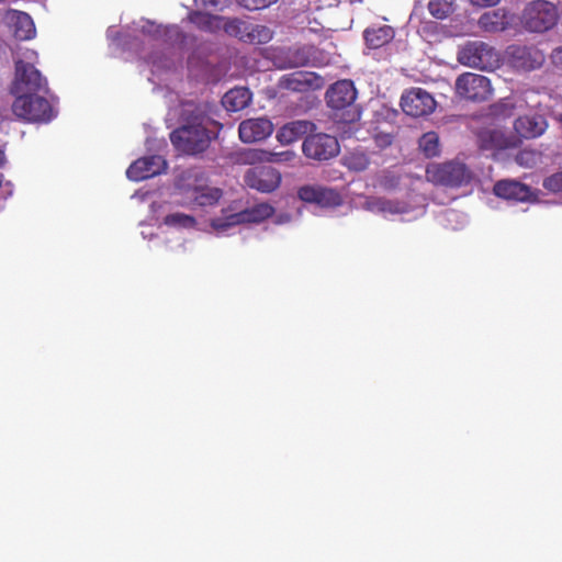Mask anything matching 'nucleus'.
I'll use <instances>...</instances> for the list:
<instances>
[{
  "instance_id": "obj_1",
  "label": "nucleus",
  "mask_w": 562,
  "mask_h": 562,
  "mask_svg": "<svg viewBox=\"0 0 562 562\" xmlns=\"http://www.w3.org/2000/svg\"><path fill=\"white\" fill-rule=\"evenodd\" d=\"M135 37H143L148 44L159 48L160 52H153L144 56L146 63L151 66V71L160 72L169 70L179 61L178 49L183 43V34L177 25H161L155 21L139 19L130 27Z\"/></svg>"
},
{
  "instance_id": "obj_2",
  "label": "nucleus",
  "mask_w": 562,
  "mask_h": 562,
  "mask_svg": "<svg viewBox=\"0 0 562 562\" xmlns=\"http://www.w3.org/2000/svg\"><path fill=\"white\" fill-rule=\"evenodd\" d=\"M181 126L170 134L175 148L187 155H196L204 151L211 136L204 126L203 112L193 102L187 101L180 105Z\"/></svg>"
},
{
  "instance_id": "obj_3",
  "label": "nucleus",
  "mask_w": 562,
  "mask_h": 562,
  "mask_svg": "<svg viewBox=\"0 0 562 562\" xmlns=\"http://www.w3.org/2000/svg\"><path fill=\"white\" fill-rule=\"evenodd\" d=\"M37 59L38 55L35 50L26 49L22 57L15 60V79L12 90L16 97L48 92L46 78L34 66Z\"/></svg>"
},
{
  "instance_id": "obj_4",
  "label": "nucleus",
  "mask_w": 562,
  "mask_h": 562,
  "mask_svg": "<svg viewBox=\"0 0 562 562\" xmlns=\"http://www.w3.org/2000/svg\"><path fill=\"white\" fill-rule=\"evenodd\" d=\"M426 178L429 182L449 188H459L469 184L473 179L472 170L458 159L441 164H430L426 168Z\"/></svg>"
},
{
  "instance_id": "obj_5",
  "label": "nucleus",
  "mask_w": 562,
  "mask_h": 562,
  "mask_svg": "<svg viewBox=\"0 0 562 562\" xmlns=\"http://www.w3.org/2000/svg\"><path fill=\"white\" fill-rule=\"evenodd\" d=\"M44 94L16 97L12 105L13 113L30 122L47 123L52 121L57 115V111Z\"/></svg>"
},
{
  "instance_id": "obj_6",
  "label": "nucleus",
  "mask_w": 562,
  "mask_h": 562,
  "mask_svg": "<svg viewBox=\"0 0 562 562\" xmlns=\"http://www.w3.org/2000/svg\"><path fill=\"white\" fill-rule=\"evenodd\" d=\"M559 18L557 7L547 0L529 2L521 14L522 25L530 32L542 33L552 29Z\"/></svg>"
},
{
  "instance_id": "obj_7",
  "label": "nucleus",
  "mask_w": 562,
  "mask_h": 562,
  "mask_svg": "<svg viewBox=\"0 0 562 562\" xmlns=\"http://www.w3.org/2000/svg\"><path fill=\"white\" fill-rule=\"evenodd\" d=\"M458 60L468 67L493 70L499 64L498 53L481 41L468 42L458 52Z\"/></svg>"
},
{
  "instance_id": "obj_8",
  "label": "nucleus",
  "mask_w": 562,
  "mask_h": 562,
  "mask_svg": "<svg viewBox=\"0 0 562 562\" xmlns=\"http://www.w3.org/2000/svg\"><path fill=\"white\" fill-rule=\"evenodd\" d=\"M200 171L191 169L184 171L178 180V189L188 195L191 202L200 206L215 204L222 196L217 188L206 187L199 182Z\"/></svg>"
},
{
  "instance_id": "obj_9",
  "label": "nucleus",
  "mask_w": 562,
  "mask_h": 562,
  "mask_svg": "<svg viewBox=\"0 0 562 562\" xmlns=\"http://www.w3.org/2000/svg\"><path fill=\"white\" fill-rule=\"evenodd\" d=\"M273 207L268 203H259L238 213H232L211 221L212 228L217 234H224L229 228L243 223H259L273 214Z\"/></svg>"
},
{
  "instance_id": "obj_10",
  "label": "nucleus",
  "mask_w": 562,
  "mask_h": 562,
  "mask_svg": "<svg viewBox=\"0 0 562 562\" xmlns=\"http://www.w3.org/2000/svg\"><path fill=\"white\" fill-rule=\"evenodd\" d=\"M340 151L337 138L322 132H311L302 143V153L308 159L324 161L336 157Z\"/></svg>"
},
{
  "instance_id": "obj_11",
  "label": "nucleus",
  "mask_w": 562,
  "mask_h": 562,
  "mask_svg": "<svg viewBox=\"0 0 562 562\" xmlns=\"http://www.w3.org/2000/svg\"><path fill=\"white\" fill-rule=\"evenodd\" d=\"M456 92L460 98L483 102L493 94V88L487 77L473 72L460 75L454 83Z\"/></svg>"
},
{
  "instance_id": "obj_12",
  "label": "nucleus",
  "mask_w": 562,
  "mask_h": 562,
  "mask_svg": "<svg viewBox=\"0 0 562 562\" xmlns=\"http://www.w3.org/2000/svg\"><path fill=\"white\" fill-rule=\"evenodd\" d=\"M363 207L372 213L381 214L384 217L393 215H412L411 218H416L425 213L424 206H412L406 202L398 200H391L385 198H368Z\"/></svg>"
},
{
  "instance_id": "obj_13",
  "label": "nucleus",
  "mask_w": 562,
  "mask_h": 562,
  "mask_svg": "<svg viewBox=\"0 0 562 562\" xmlns=\"http://www.w3.org/2000/svg\"><path fill=\"white\" fill-rule=\"evenodd\" d=\"M401 106L407 115L418 117L432 113L436 108V101L426 90L412 88L403 93Z\"/></svg>"
},
{
  "instance_id": "obj_14",
  "label": "nucleus",
  "mask_w": 562,
  "mask_h": 562,
  "mask_svg": "<svg viewBox=\"0 0 562 562\" xmlns=\"http://www.w3.org/2000/svg\"><path fill=\"white\" fill-rule=\"evenodd\" d=\"M245 183L259 192L270 193L281 182V175L271 167H254L246 171Z\"/></svg>"
},
{
  "instance_id": "obj_15",
  "label": "nucleus",
  "mask_w": 562,
  "mask_h": 562,
  "mask_svg": "<svg viewBox=\"0 0 562 562\" xmlns=\"http://www.w3.org/2000/svg\"><path fill=\"white\" fill-rule=\"evenodd\" d=\"M166 168V160L159 155H153L134 161L126 170V176L130 180L142 181L160 175Z\"/></svg>"
},
{
  "instance_id": "obj_16",
  "label": "nucleus",
  "mask_w": 562,
  "mask_h": 562,
  "mask_svg": "<svg viewBox=\"0 0 562 562\" xmlns=\"http://www.w3.org/2000/svg\"><path fill=\"white\" fill-rule=\"evenodd\" d=\"M297 195L302 201L321 207L336 206L341 202L340 194L336 190L317 184L301 187L297 190Z\"/></svg>"
},
{
  "instance_id": "obj_17",
  "label": "nucleus",
  "mask_w": 562,
  "mask_h": 562,
  "mask_svg": "<svg viewBox=\"0 0 562 562\" xmlns=\"http://www.w3.org/2000/svg\"><path fill=\"white\" fill-rule=\"evenodd\" d=\"M273 132V124L266 117L248 119L240 122L238 127L239 138L243 143L250 144L261 142Z\"/></svg>"
},
{
  "instance_id": "obj_18",
  "label": "nucleus",
  "mask_w": 562,
  "mask_h": 562,
  "mask_svg": "<svg viewBox=\"0 0 562 562\" xmlns=\"http://www.w3.org/2000/svg\"><path fill=\"white\" fill-rule=\"evenodd\" d=\"M279 86L292 91L317 90L324 87V79L315 72L294 71L282 76Z\"/></svg>"
},
{
  "instance_id": "obj_19",
  "label": "nucleus",
  "mask_w": 562,
  "mask_h": 562,
  "mask_svg": "<svg viewBox=\"0 0 562 562\" xmlns=\"http://www.w3.org/2000/svg\"><path fill=\"white\" fill-rule=\"evenodd\" d=\"M512 64L522 70H532L542 66L544 56L536 47L513 45L508 48Z\"/></svg>"
},
{
  "instance_id": "obj_20",
  "label": "nucleus",
  "mask_w": 562,
  "mask_h": 562,
  "mask_svg": "<svg viewBox=\"0 0 562 562\" xmlns=\"http://www.w3.org/2000/svg\"><path fill=\"white\" fill-rule=\"evenodd\" d=\"M357 90L350 80L335 82L326 92L327 104L333 109H344L355 102Z\"/></svg>"
},
{
  "instance_id": "obj_21",
  "label": "nucleus",
  "mask_w": 562,
  "mask_h": 562,
  "mask_svg": "<svg viewBox=\"0 0 562 562\" xmlns=\"http://www.w3.org/2000/svg\"><path fill=\"white\" fill-rule=\"evenodd\" d=\"M548 127L546 119L540 114H526L516 119L514 128L516 133L526 139L541 136Z\"/></svg>"
},
{
  "instance_id": "obj_22",
  "label": "nucleus",
  "mask_w": 562,
  "mask_h": 562,
  "mask_svg": "<svg viewBox=\"0 0 562 562\" xmlns=\"http://www.w3.org/2000/svg\"><path fill=\"white\" fill-rule=\"evenodd\" d=\"M316 131V125L310 121L297 120L284 124L277 132V140L282 145H290L302 136H307L311 132Z\"/></svg>"
},
{
  "instance_id": "obj_23",
  "label": "nucleus",
  "mask_w": 562,
  "mask_h": 562,
  "mask_svg": "<svg viewBox=\"0 0 562 562\" xmlns=\"http://www.w3.org/2000/svg\"><path fill=\"white\" fill-rule=\"evenodd\" d=\"M8 22L12 34L20 41L32 40L36 34L33 19L25 12L13 11L9 13Z\"/></svg>"
},
{
  "instance_id": "obj_24",
  "label": "nucleus",
  "mask_w": 562,
  "mask_h": 562,
  "mask_svg": "<svg viewBox=\"0 0 562 562\" xmlns=\"http://www.w3.org/2000/svg\"><path fill=\"white\" fill-rule=\"evenodd\" d=\"M493 190L495 195L508 201H527L531 195L529 187L515 180H501Z\"/></svg>"
},
{
  "instance_id": "obj_25",
  "label": "nucleus",
  "mask_w": 562,
  "mask_h": 562,
  "mask_svg": "<svg viewBox=\"0 0 562 562\" xmlns=\"http://www.w3.org/2000/svg\"><path fill=\"white\" fill-rule=\"evenodd\" d=\"M296 154L293 150H283V151H270L263 149H250L246 155V160L250 164L257 161H266V162H289L295 158Z\"/></svg>"
},
{
  "instance_id": "obj_26",
  "label": "nucleus",
  "mask_w": 562,
  "mask_h": 562,
  "mask_svg": "<svg viewBox=\"0 0 562 562\" xmlns=\"http://www.w3.org/2000/svg\"><path fill=\"white\" fill-rule=\"evenodd\" d=\"M251 101V92L248 88L238 87L227 91L222 103L227 111L237 112L245 109Z\"/></svg>"
},
{
  "instance_id": "obj_27",
  "label": "nucleus",
  "mask_w": 562,
  "mask_h": 562,
  "mask_svg": "<svg viewBox=\"0 0 562 562\" xmlns=\"http://www.w3.org/2000/svg\"><path fill=\"white\" fill-rule=\"evenodd\" d=\"M364 41L369 48L376 49L387 44L394 37V31L389 25L366 29Z\"/></svg>"
},
{
  "instance_id": "obj_28",
  "label": "nucleus",
  "mask_w": 562,
  "mask_h": 562,
  "mask_svg": "<svg viewBox=\"0 0 562 562\" xmlns=\"http://www.w3.org/2000/svg\"><path fill=\"white\" fill-rule=\"evenodd\" d=\"M507 25L508 20L503 9L485 12L479 19V26L486 32H499Z\"/></svg>"
},
{
  "instance_id": "obj_29",
  "label": "nucleus",
  "mask_w": 562,
  "mask_h": 562,
  "mask_svg": "<svg viewBox=\"0 0 562 562\" xmlns=\"http://www.w3.org/2000/svg\"><path fill=\"white\" fill-rule=\"evenodd\" d=\"M189 20L191 23L196 25L200 30L206 31V32H217L218 30H222L224 16L218 15H212L203 12H192L189 15Z\"/></svg>"
},
{
  "instance_id": "obj_30",
  "label": "nucleus",
  "mask_w": 562,
  "mask_h": 562,
  "mask_svg": "<svg viewBox=\"0 0 562 562\" xmlns=\"http://www.w3.org/2000/svg\"><path fill=\"white\" fill-rule=\"evenodd\" d=\"M249 23L246 20L238 18H225L223 21L222 30L232 37H236L245 43V37L249 29Z\"/></svg>"
},
{
  "instance_id": "obj_31",
  "label": "nucleus",
  "mask_w": 562,
  "mask_h": 562,
  "mask_svg": "<svg viewBox=\"0 0 562 562\" xmlns=\"http://www.w3.org/2000/svg\"><path fill=\"white\" fill-rule=\"evenodd\" d=\"M244 37L247 44L260 45L270 42L273 33L268 26L249 23V29Z\"/></svg>"
},
{
  "instance_id": "obj_32",
  "label": "nucleus",
  "mask_w": 562,
  "mask_h": 562,
  "mask_svg": "<svg viewBox=\"0 0 562 562\" xmlns=\"http://www.w3.org/2000/svg\"><path fill=\"white\" fill-rule=\"evenodd\" d=\"M419 148L426 157H436L440 154L439 136L435 132H427L419 138Z\"/></svg>"
},
{
  "instance_id": "obj_33",
  "label": "nucleus",
  "mask_w": 562,
  "mask_h": 562,
  "mask_svg": "<svg viewBox=\"0 0 562 562\" xmlns=\"http://www.w3.org/2000/svg\"><path fill=\"white\" fill-rule=\"evenodd\" d=\"M344 165L353 171H363L369 166V158L362 150H353L344 157Z\"/></svg>"
},
{
  "instance_id": "obj_34",
  "label": "nucleus",
  "mask_w": 562,
  "mask_h": 562,
  "mask_svg": "<svg viewBox=\"0 0 562 562\" xmlns=\"http://www.w3.org/2000/svg\"><path fill=\"white\" fill-rule=\"evenodd\" d=\"M428 10L434 18L443 20L453 12V0H430Z\"/></svg>"
},
{
  "instance_id": "obj_35",
  "label": "nucleus",
  "mask_w": 562,
  "mask_h": 562,
  "mask_svg": "<svg viewBox=\"0 0 562 562\" xmlns=\"http://www.w3.org/2000/svg\"><path fill=\"white\" fill-rule=\"evenodd\" d=\"M164 223L167 226L175 228H193L196 224V221L193 216L180 212L168 214Z\"/></svg>"
},
{
  "instance_id": "obj_36",
  "label": "nucleus",
  "mask_w": 562,
  "mask_h": 562,
  "mask_svg": "<svg viewBox=\"0 0 562 562\" xmlns=\"http://www.w3.org/2000/svg\"><path fill=\"white\" fill-rule=\"evenodd\" d=\"M518 165L532 168L541 161V153L535 149H522L516 156Z\"/></svg>"
},
{
  "instance_id": "obj_37",
  "label": "nucleus",
  "mask_w": 562,
  "mask_h": 562,
  "mask_svg": "<svg viewBox=\"0 0 562 562\" xmlns=\"http://www.w3.org/2000/svg\"><path fill=\"white\" fill-rule=\"evenodd\" d=\"M486 139L492 143V146L499 148H507L515 145V142H510L509 139L505 138L499 131H492L486 133L483 136V142Z\"/></svg>"
},
{
  "instance_id": "obj_38",
  "label": "nucleus",
  "mask_w": 562,
  "mask_h": 562,
  "mask_svg": "<svg viewBox=\"0 0 562 562\" xmlns=\"http://www.w3.org/2000/svg\"><path fill=\"white\" fill-rule=\"evenodd\" d=\"M543 187L552 192H562V171L548 177L543 181Z\"/></svg>"
},
{
  "instance_id": "obj_39",
  "label": "nucleus",
  "mask_w": 562,
  "mask_h": 562,
  "mask_svg": "<svg viewBox=\"0 0 562 562\" xmlns=\"http://www.w3.org/2000/svg\"><path fill=\"white\" fill-rule=\"evenodd\" d=\"M278 0H236V2L248 10H259L271 5Z\"/></svg>"
},
{
  "instance_id": "obj_40",
  "label": "nucleus",
  "mask_w": 562,
  "mask_h": 562,
  "mask_svg": "<svg viewBox=\"0 0 562 562\" xmlns=\"http://www.w3.org/2000/svg\"><path fill=\"white\" fill-rule=\"evenodd\" d=\"M308 61V58L304 50L297 49L292 53L291 59H290V67H301L305 66Z\"/></svg>"
},
{
  "instance_id": "obj_41",
  "label": "nucleus",
  "mask_w": 562,
  "mask_h": 562,
  "mask_svg": "<svg viewBox=\"0 0 562 562\" xmlns=\"http://www.w3.org/2000/svg\"><path fill=\"white\" fill-rule=\"evenodd\" d=\"M194 3L205 9L216 10L223 5L224 0H194Z\"/></svg>"
},
{
  "instance_id": "obj_42",
  "label": "nucleus",
  "mask_w": 562,
  "mask_h": 562,
  "mask_svg": "<svg viewBox=\"0 0 562 562\" xmlns=\"http://www.w3.org/2000/svg\"><path fill=\"white\" fill-rule=\"evenodd\" d=\"M501 0H470L473 5L485 8L496 5Z\"/></svg>"
},
{
  "instance_id": "obj_43",
  "label": "nucleus",
  "mask_w": 562,
  "mask_h": 562,
  "mask_svg": "<svg viewBox=\"0 0 562 562\" xmlns=\"http://www.w3.org/2000/svg\"><path fill=\"white\" fill-rule=\"evenodd\" d=\"M106 36L110 41L115 42L119 41L121 43L120 32L116 27L110 26L106 31Z\"/></svg>"
},
{
  "instance_id": "obj_44",
  "label": "nucleus",
  "mask_w": 562,
  "mask_h": 562,
  "mask_svg": "<svg viewBox=\"0 0 562 562\" xmlns=\"http://www.w3.org/2000/svg\"><path fill=\"white\" fill-rule=\"evenodd\" d=\"M460 217H462V215L454 210H448L445 213V218L449 224H451L453 221H458Z\"/></svg>"
},
{
  "instance_id": "obj_45",
  "label": "nucleus",
  "mask_w": 562,
  "mask_h": 562,
  "mask_svg": "<svg viewBox=\"0 0 562 562\" xmlns=\"http://www.w3.org/2000/svg\"><path fill=\"white\" fill-rule=\"evenodd\" d=\"M552 58L555 64L562 66V46L553 50Z\"/></svg>"
},
{
  "instance_id": "obj_46",
  "label": "nucleus",
  "mask_w": 562,
  "mask_h": 562,
  "mask_svg": "<svg viewBox=\"0 0 562 562\" xmlns=\"http://www.w3.org/2000/svg\"><path fill=\"white\" fill-rule=\"evenodd\" d=\"M4 199H9L13 194V184L12 182L8 181L4 183Z\"/></svg>"
},
{
  "instance_id": "obj_47",
  "label": "nucleus",
  "mask_w": 562,
  "mask_h": 562,
  "mask_svg": "<svg viewBox=\"0 0 562 562\" xmlns=\"http://www.w3.org/2000/svg\"><path fill=\"white\" fill-rule=\"evenodd\" d=\"M290 221V216L288 214H280L276 218L277 224H284Z\"/></svg>"
},
{
  "instance_id": "obj_48",
  "label": "nucleus",
  "mask_w": 562,
  "mask_h": 562,
  "mask_svg": "<svg viewBox=\"0 0 562 562\" xmlns=\"http://www.w3.org/2000/svg\"><path fill=\"white\" fill-rule=\"evenodd\" d=\"M5 161H7V159H5L4 151L2 149H0V167H2L5 164Z\"/></svg>"
},
{
  "instance_id": "obj_49",
  "label": "nucleus",
  "mask_w": 562,
  "mask_h": 562,
  "mask_svg": "<svg viewBox=\"0 0 562 562\" xmlns=\"http://www.w3.org/2000/svg\"><path fill=\"white\" fill-rule=\"evenodd\" d=\"M142 235H143L144 238H146L147 236H151L153 234L151 233L147 234L145 231H143Z\"/></svg>"
},
{
  "instance_id": "obj_50",
  "label": "nucleus",
  "mask_w": 562,
  "mask_h": 562,
  "mask_svg": "<svg viewBox=\"0 0 562 562\" xmlns=\"http://www.w3.org/2000/svg\"><path fill=\"white\" fill-rule=\"evenodd\" d=\"M504 106H512L513 104L509 101L503 103Z\"/></svg>"
},
{
  "instance_id": "obj_51",
  "label": "nucleus",
  "mask_w": 562,
  "mask_h": 562,
  "mask_svg": "<svg viewBox=\"0 0 562 562\" xmlns=\"http://www.w3.org/2000/svg\"><path fill=\"white\" fill-rule=\"evenodd\" d=\"M3 178H4V177H3V175H2V173H0V187L2 186Z\"/></svg>"
},
{
  "instance_id": "obj_52",
  "label": "nucleus",
  "mask_w": 562,
  "mask_h": 562,
  "mask_svg": "<svg viewBox=\"0 0 562 562\" xmlns=\"http://www.w3.org/2000/svg\"><path fill=\"white\" fill-rule=\"evenodd\" d=\"M451 228L457 229L458 226L457 225H451Z\"/></svg>"
},
{
  "instance_id": "obj_53",
  "label": "nucleus",
  "mask_w": 562,
  "mask_h": 562,
  "mask_svg": "<svg viewBox=\"0 0 562 562\" xmlns=\"http://www.w3.org/2000/svg\"><path fill=\"white\" fill-rule=\"evenodd\" d=\"M5 0H0V2H4Z\"/></svg>"
},
{
  "instance_id": "obj_54",
  "label": "nucleus",
  "mask_w": 562,
  "mask_h": 562,
  "mask_svg": "<svg viewBox=\"0 0 562 562\" xmlns=\"http://www.w3.org/2000/svg\"><path fill=\"white\" fill-rule=\"evenodd\" d=\"M560 120H561V122H562V115H561V119H560Z\"/></svg>"
}]
</instances>
